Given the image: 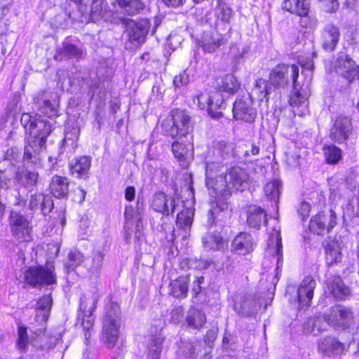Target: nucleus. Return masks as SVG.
Segmentation results:
<instances>
[{
	"label": "nucleus",
	"instance_id": "f257e3e1",
	"mask_svg": "<svg viewBox=\"0 0 359 359\" xmlns=\"http://www.w3.org/2000/svg\"><path fill=\"white\" fill-rule=\"evenodd\" d=\"M299 64L303 69L302 81L299 79L298 65H278L270 74V81L275 87H285L291 77L293 91L290 97V103L293 108V113L303 116L309 112V97L311 95L310 86L314 63L311 58L302 57L299 59Z\"/></svg>",
	"mask_w": 359,
	"mask_h": 359
},
{
	"label": "nucleus",
	"instance_id": "f03ea898",
	"mask_svg": "<svg viewBox=\"0 0 359 359\" xmlns=\"http://www.w3.org/2000/svg\"><path fill=\"white\" fill-rule=\"evenodd\" d=\"M20 122L28 135L23 160L36 165L40 163L39 153L45 148L46 138L52 131L51 123L36 114L24 113Z\"/></svg>",
	"mask_w": 359,
	"mask_h": 359
},
{
	"label": "nucleus",
	"instance_id": "7ed1b4c3",
	"mask_svg": "<svg viewBox=\"0 0 359 359\" xmlns=\"http://www.w3.org/2000/svg\"><path fill=\"white\" fill-rule=\"evenodd\" d=\"M217 172V170L205 171L206 187L210 196L215 198L210 203L211 208L208 214L209 225L224 222L231 217L227 199L231 195V190L225 176L217 175L214 177Z\"/></svg>",
	"mask_w": 359,
	"mask_h": 359
},
{
	"label": "nucleus",
	"instance_id": "20e7f679",
	"mask_svg": "<svg viewBox=\"0 0 359 359\" xmlns=\"http://www.w3.org/2000/svg\"><path fill=\"white\" fill-rule=\"evenodd\" d=\"M109 304L106 306V314L103 320L102 334L106 346L113 348L119 337L121 325L120 307L118 304L109 298Z\"/></svg>",
	"mask_w": 359,
	"mask_h": 359
},
{
	"label": "nucleus",
	"instance_id": "39448f33",
	"mask_svg": "<svg viewBox=\"0 0 359 359\" xmlns=\"http://www.w3.org/2000/svg\"><path fill=\"white\" fill-rule=\"evenodd\" d=\"M162 128L167 135L172 138L191 137L190 116L184 111L179 109L171 111L170 117L163 121Z\"/></svg>",
	"mask_w": 359,
	"mask_h": 359
},
{
	"label": "nucleus",
	"instance_id": "423d86ee",
	"mask_svg": "<svg viewBox=\"0 0 359 359\" xmlns=\"http://www.w3.org/2000/svg\"><path fill=\"white\" fill-rule=\"evenodd\" d=\"M25 282L32 287L52 285L56 284L57 276L52 264L46 266H30L25 272Z\"/></svg>",
	"mask_w": 359,
	"mask_h": 359
},
{
	"label": "nucleus",
	"instance_id": "0eeeda50",
	"mask_svg": "<svg viewBox=\"0 0 359 359\" xmlns=\"http://www.w3.org/2000/svg\"><path fill=\"white\" fill-rule=\"evenodd\" d=\"M8 224L11 235L19 242L32 240V220L19 211L11 210L8 216Z\"/></svg>",
	"mask_w": 359,
	"mask_h": 359
},
{
	"label": "nucleus",
	"instance_id": "6e6552de",
	"mask_svg": "<svg viewBox=\"0 0 359 359\" xmlns=\"http://www.w3.org/2000/svg\"><path fill=\"white\" fill-rule=\"evenodd\" d=\"M198 106L203 109H207L209 115L214 118H219L222 116L221 109L224 105V98L221 92L212 91L198 95L194 100Z\"/></svg>",
	"mask_w": 359,
	"mask_h": 359
},
{
	"label": "nucleus",
	"instance_id": "1a4fd4ad",
	"mask_svg": "<svg viewBox=\"0 0 359 359\" xmlns=\"http://www.w3.org/2000/svg\"><path fill=\"white\" fill-rule=\"evenodd\" d=\"M324 320L335 328H348L353 324V313L350 308L337 304L324 314Z\"/></svg>",
	"mask_w": 359,
	"mask_h": 359
},
{
	"label": "nucleus",
	"instance_id": "9d476101",
	"mask_svg": "<svg viewBox=\"0 0 359 359\" xmlns=\"http://www.w3.org/2000/svg\"><path fill=\"white\" fill-rule=\"evenodd\" d=\"M100 296L101 294L97 292L91 295H83L80 299V309L83 313L82 326L83 330H86L84 333L86 340H88L90 337L89 331L93 327L94 323L92 315L97 307V304Z\"/></svg>",
	"mask_w": 359,
	"mask_h": 359
},
{
	"label": "nucleus",
	"instance_id": "9b49d317",
	"mask_svg": "<svg viewBox=\"0 0 359 359\" xmlns=\"http://www.w3.org/2000/svg\"><path fill=\"white\" fill-rule=\"evenodd\" d=\"M337 224V215L333 210L320 212L313 216L309 223V229L318 235L330 231Z\"/></svg>",
	"mask_w": 359,
	"mask_h": 359
},
{
	"label": "nucleus",
	"instance_id": "f8f14e48",
	"mask_svg": "<svg viewBox=\"0 0 359 359\" xmlns=\"http://www.w3.org/2000/svg\"><path fill=\"white\" fill-rule=\"evenodd\" d=\"M231 147L224 143L219 142L210 149L206 154L205 171L217 170L220 165L223 164L224 160L230 155Z\"/></svg>",
	"mask_w": 359,
	"mask_h": 359
},
{
	"label": "nucleus",
	"instance_id": "ddd939ff",
	"mask_svg": "<svg viewBox=\"0 0 359 359\" xmlns=\"http://www.w3.org/2000/svg\"><path fill=\"white\" fill-rule=\"evenodd\" d=\"M334 68L336 72L341 74L349 83L359 77V67L355 62L345 53H339L334 62Z\"/></svg>",
	"mask_w": 359,
	"mask_h": 359
},
{
	"label": "nucleus",
	"instance_id": "4468645a",
	"mask_svg": "<svg viewBox=\"0 0 359 359\" xmlns=\"http://www.w3.org/2000/svg\"><path fill=\"white\" fill-rule=\"evenodd\" d=\"M182 201L172 197H168L163 192L156 193L151 200V208L164 215H169L175 212L180 206Z\"/></svg>",
	"mask_w": 359,
	"mask_h": 359
},
{
	"label": "nucleus",
	"instance_id": "2eb2a0df",
	"mask_svg": "<svg viewBox=\"0 0 359 359\" xmlns=\"http://www.w3.org/2000/svg\"><path fill=\"white\" fill-rule=\"evenodd\" d=\"M351 119L349 116H339L330 129V138L336 143L344 142L352 132Z\"/></svg>",
	"mask_w": 359,
	"mask_h": 359
},
{
	"label": "nucleus",
	"instance_id": "dca6fc26",
	"mask_svg": "<svg viewBox=\"0 0 359 359\" xmlns=\"http://www.w3.org/2000/svg\"><path fill=\"white\" fill-rule=\"evenodd\" d=\"M149 22L141 20L138 22L130 20L126 23V34L128 41L135 44L142 43L149 29Z\"/></svg>",
	"mask_w": 359,
	"mask_h": 359
},
{
	"label": "nucleus",
	"instance_id": "f3484780",
	"mask_svg": "<svg viewBox=\"0 0 359 359\" xmlns=\"http://www.w3.org/2000/svg\"><path fill=\"white\" fill-rule=\"evenodd\" d=\"M341 36L339 27L333 23H327L320 32V42L322 48L332 52L337 46Z\"/></svg>",
	"mask_w": 359,
	"mask_h": 359
},
{
	"label": "nucleus",
	"instance_id": "a211bd4d",
	"mask_svg": "<svg viewBox=\"0 0 359 359\" xmlns=\"http://www.w3.org/2000/svg\"><path fill=\"white\" fill-rule=\"evenodd\" d=\"M233 114L237 120L252 122L256 118L257 111L252 106V101L249 98H241L233 103Z\"/></svg>",
	"mask_w": 359,
	"mask_h": 359
},
{
	"label": "nucleus",
	"instance_id": "6ab92c4d",
	"mask_svg": "<svg viewBox=\"0 0 359 359\" xmlns=\"http://www.w3.org/2000/svg\"><path fill=\"white\" fill-rule=\"evenodd\" d=\"M39 111L48 117L57 116L59 97L54 93H43L36 101Z\"/></svg>",
	"mask_w": 359,
	"mask_h": 359
},
{
	"label": "nucleus",
	"instance_id": "aec40b11",
	"mask_svg": "<svg viewBox=\"0 0 359 359\" xmlns=\"http://www.w3.org/2000/svg\"><path fill=\"white\" fill-rule=\"evenodd\" d=\"M316 285L315 280L311 276H306L302 280L297 292L299 309L309 307L313 297Z\"/></svg>",
	"mask_w": 359,
	"mask_h": 359
},
{
	"label": "nucleus",
	"instance_id": "412c9836",
	"mask_svg": "<svg viewBox=\"0 0 359 359\" xmlns=\"http://www.w3.org/2000/svg\"><path fill=\"white\" fill-rule=\"evenodd\" d=\"M227 42V37L217 31L205 32L199 41V46L204 52L213 53Z\"/></svg>",
	"mask_w": 359,
	"mask_h": 359
},
{
	"label": "nucleus",
	"instance_id": "4be33fe9",
	"mask_svg": "<svg viewBox=\"0 0 359 359\" xmlns=\"http://www.w3.org/2000/svg\"><path fill=\"white\" fill-rule=\"evenodd\" d=\"M224 176L231 189L233 188L242 191L248 187V175L245 170L239 166L229 168Z\"/></svg>",
	"mask_w": 359,
	"mask_h": 359
},
{
	"label": "nucleus",
	"instance_id": "5701e85b",
	"mask_svg": "<svg viewBox=\"0 0 359 359\" xmlns=\"http://www.w3.org/2000/svg\"><path fill=\"white\" fill-rule=\"evenodd\" d=\"M318 346L320 352L327 355H341L347 351L344 344L334 337L321 338L318 342Z\"/></svg>",
	"mask_w": 359,
	"mask_h": 359
},
{
	"label": "nucleus",
	"instance_id": "b1692460",
	"mask_svg": "<svg viewBox=\"0 0 359 359\" xmlns=\"http://www.w3.org/2000/svg\"><path fill=\"white\" fill-rule=\"evenodd\" d=\"M104 258V251L100 248H95L91 255L84 259L83 267L91 276H97L102 268Z\"/></svg>",
	"mask_w": 359,
	"mask_h": 359
},
{
	"label": "nucleus",
	"instance_id": "393cba45",
	"mask_svg": "<svg viewBox=\"0 0 359 359\" xmlns=\"http://www.w3.org/2000/svg\"><path fill=\"white\" fill-rule=\"evenodd\" d=\"M256 243L254 238L246 232H241L231 243V250L245 255L253 250Z\"/></svg>",
	"mask_w": 359,
	"mask_h": 359
},
{
	"label": "nucleus",
	"instance_id": "a878e982",
	"mask_svg": "<svg viewBox=\"0 0 359 359\" xmlns=\"http://www.w3.org/2000/svg\"><path fill=\"white\" fill-rule=\"evenodd\" d=\"M268 250L269 254L272 255L273 259L276 260V269H278L280 263L283 262L282 241L279 230L273 229L272 233L269 235Z\"/></svg>",
	"mask_w": 359,
	"mask_h": 359
},
{
	"label": "nucleus",
	"instance_id": "bb28decb",
	"mask_svg": "<svg viewBox=\"0 0 359 359\" xmlns=\"http://www.w3.org/2000/svg\"><path fill=\"white\" fill-rule=\"evenodd\" d=\"M28 207L31 210H36L39 208L41 213L46 215L53 209V203L50 196L36 193L31 195Z\"/></svg>",
	"mask_w": 359,
	"mask_h": 359
},
{
	"label": "nucleus",
	"instance_id": "cd10ccee",
	"mask_svg": "<svg viewBox=\"0 0 359 359\" xmlns=\"http://www.w3.org/2000/svg\"><path fill=\"white\" fill-rule=\"evenodd\" d=\"M211 6L215 8V13L217 18L215 22L217 27L220 24H229L233 15V11L229 6L222 0H212Z\"/></svg>",
	"mask_w": 359,
	"mask_h": 359
},
{
	"label": "nucleus",
	"instance_id": "c85d7f7f",
	"mask_svg": "<svg viewBox=\"0 0 359 359\" xmlns=\"http://www.w3.org/2000/svg\"><path fill=\"white\" fill-rule=\"evenodd\" d=\"M52 303L53 299L50 294L44 295L37 300L35 309V319L37 323L42 324L47 321L52 307Z\"/></svg>",
	"mask_w": 359,
	"mask_h": 359
},
{
	"label": "nucleus",
	"instance_id": "c756f323",
	"mask_svg": "<svg viewBox=\"0 0 359 359\" xmlns=\"http://www.w3.org/2000/svg\"><path fill=\"white\" fill-rule=\"evenodd\" d=\"M90 165L91 159L87 156L76 158L69 163L71 174L76 177H83L88 174Z\"/></svg>",
	"mask_w": 359,
	"mask_h": 359
},
{
	"label": "nucleus",
	"instance_id": "7c9ffc66",
	"mask_svg": "<svg viewBox=\"0 0 359 359\" xmlns=\"http://www.w3.org/2000/svg\"><path fill=\"white\" fill-rule=\"evenodd\" d=\"M284 10L299 16L309 13L310 4L307 0H285L282 4Z\"/></svg>",
	"mask_w": 359,
	"mask_h": 359
},
{
	"label": "nucleus",
	"instance_id": "2f4dec72",
	"mask_svg": "<svg viewBox=\"0 0 359 359\" xmlns=\"http://www.w3.org/2000/svg\"><path fill=\"white\" fill-rule=\"evenodd\" d=\"M49 187L55 197L62 198L66 197L69 192V182L66 177L55 175L52 178Z\"/></svg>",
	"mask_w": 359,
	"mask_h": 359
},
{
	"label": "nucleus",
	"instance_id": "473e14b6",
	"mask_svg": "<svg viewBox=\"0 0 359 359\" xmlns=\"http://www.w3.org/2000/svg\"><path fill=\"white\" fill-rule=\"evenodd\" d=\"M247 222L250 227L259 229L262 222L266 223V212L260 207L250 206L248 210Z\"/></svg>",
	"mask_w": 359,
	"mask_h": 359
},
{
	"label": "nucleus",
	"instance_id": "72a5a7b5",
	"mask_svg": "<svg viewBox=\"0 0 359 359\" xmlns=\"http://www.w3.org/2000/svg\"><path fill=\"white\" fill-rule=\"evenodd\" d=\"M327 286L330 293L337 299L345 298L351 292L350 289L344 285L339 277H334L328 280Z\"/></svg>",
	"mask_w": 359,
	"mask_h": 359
},
{
	"label": "nucleus",
	"instance_id": "f704fd0d",
	"mask_svg": "<svg viewBox=\"0 0 359 359\" xmlns=\"http://www.w3.org/2000/svg\"><path fill=\"white\" fill-rule=\"evenodd\" d=\"M324 245L326 263L329 266L341 261V253L338 241L330 238Z\"/></svg>",
	"mask_w": 359,
	"mask_h": 359
},
{
	"label": "nucleus",
	"instance_id": "c9c22d12",
	"mask_svg": "<svg viewBox=\"0 0 359 359\" xmlns=\"http://www.w3.org/2000/svg\"><path fill=\"white\" fill-rule=\"evenodd\" d=\"M190 281L189 276H180L170 283V294L177 298H184L188 292V285Z\"/></svg>",
	"mask_w": 359,
	"mask_h": 359
},
{
	"label": "nucleus",
	"instance_id": "e433bc0d",
	"mask_svg": "<svg viewBox=\"0 0 359 359\" xmlns=\"http://www.w3.org/2000/svg\"><path fill=\"white\" fill-rule=\"evenodd\" d=\"M178 139L180 140L181 142H174L172 144V151L175 157L180 163V165L182 166H185L187 164L185 156L188 151L187 148V143L191 144L192 137H191L190 139H189V137H187V138Z\"/></svg>",
	"mask_w": 359,
	"mask_h": 359
},
{
	"label": "nucleus",
	"instance_id": "4c0bfd02",
	"mask_svg": "<svg viewBox=\"0 0 359 359\" xmlns=\"http://www.w3.org/2000/svg\"><path fill=\"white\" fill-rule=\"evenodd\" d=\"M217 88L219 91L233 94L240 88V83L233 74H228L217 81Z\"/></svg>",
	"mask_w": 359,
	"mask_h": 359
},
{
	"label": "nucleus",
	"instance_id": "58836bf2",
	"mask_svg": "<svg viewBox=\"0 0 359 359\" xmlns=\"http://www.w3.org/2000/svg\"><path fill=\"white\" fill-rule=\"evenodd\" d=\"M59 338V335H55L45 332L41 334H37L32 341V344L37 348L48 349L55 345Z\"/></svg>",
	"mask_w": 359,
	"mask_h": 359
},
{
	"label": "nucleus",
	"instance_id": "ea45409f",
	"mask_svg": "<svg viewBox=\"0 0 359 359\" xmlns=\"http://www.w3.org/2000/svg\"><path fill=\"white\" fill-rule=\"evenodd\" d=\"M186 321L188 327L192 329H201L206 323V316L202 311L191 308L188 311Z\"/></svg>",
	"mask_w": 359,
	"mask_h": 359
},
{
	"label": "nucleus",
	"instance_id": "a19ab883",
	"mask_svg": "<svg viewBox=\"0 0 359 359\" xmlns=\"http://www.w3.org/2000/svg\"><path fill=\"white\" fill-rule=\"evenodd\" d=\"M203 243L208 250H223L227 247V243L218 233H207L203 237Z\"/></svg>",
	"mask_w": 359,
	"mask_h": 359
},
{
	"label": "nucleus",
	"instance_id": "79ce46f5",
	"mask_svg": "<svg viewBox=\"0 0 359 359\" xmlns=\"http://www.w3.org/2000/svg\"><path fill=\"white\" fill-rule=\"evenodd\" d=\"M116 1L121 11L129 15L138 14L144 7L142 0H116Z\"/></svg>",
	"mask_w": 359,
	"mask_h": 359
},
{
	"label": "nucleus",
	"instance_id": "37998d69",
	"mask_svg": "<svg viewBox=\"0 0 359 359\" xmlns=\"http://www.w3.org/2000/svg\"><path fill=\"white\" fill-rule=\"evenodd\" d=\"M164 339L165 338L161 334L152 336L149 346L147 359H160V355L163 351Z\"/></svg>",
	"mask_w": 359,
	"mask_h": 359
},
{
	"label": "nucleus",
	"instance_id": "c03bdc74",
	"mask_svg": "<svg viewBox=\"0 0 359 359\" xmlns=\"http://www.w3.org/2000/svg\"><path fill=\"white\" fill-rule=\"evenodd\" d=\"M82 55V51L75 45L70 43L67 41H65L62 44V47L58 52V54L55 55V59L60 58H79Z\"/></svg>",
	"mask_w": 359,
	"mask_h": 359
},
{
	"label": "nucleus",
	"instance_id": "a18cd8bd",
	"mask_svg": "<svg viewBox=\"0 0 359 359\" xmlns=\"http://www.w3.org/2000/svg\"><path fill=\"white\" fill-rule=\"evenodd\" d=\"M16 178L23 187L31 191L38 182L39 174L38 172L31 171H26L22 173L17 172Z\"/></svg>",
	"mask_w": 359,
	"mask_h": 359
},
{
	"label": "nucleus",
	"instance_id": "49530a36",
	"mask_svg": "<svg viewBox=\"0 0 359 359\" xmlns=\"http://www.w3.org/2000/svg\"><path fill=\"white\" fill-rule=\"evenodd\" d=\"M194 216V210L191 208H183L177 213V225L182 229H189L192 224Z\"/></svg>",
	"mask_w": 359,
	"mask_h": 359
},
{
	"label": "nucleus",
	"instance_id": "de8ad7c7",
	"mask_svg": "<svg viewBox=\"0 0 359 359\" xmlns=\"http://www.w3.org/2000/svg\"><path fill=\"white\" fill-rule=\"evenodd\" d=\"M282 183L278 180H274L268 182L264 187V193L266 197L275 203L276 206L278 203Z\"/></svg>",
	"mask_w": 359,
	"mask_h": 359
},
{
	"label": "nucleus",
	"instance_id": "09e8293b",
	"mask_svg": "<svg viewBox=\"0 0 359 359\" xmlns=\"http://www.w3.org/2000/svg\"><path fill=\"white\" fill-rule=\"evenodd\" d=\"M323 152L325 160L329 164H335L341 158V150L335 145H325Z\"/></svg>",
	"mask_w": 359,
	"mask_h": 359
},
{
	"label": "nucleus",
	"instance_id": "8fccbe9b",
	"mask_svg": "<svg viewBox=\"0 0 359 359\" xmlns=\"http://www.w3.org/2000/svg\"><path fill=\"white\" fill-rule=\"evenodd\" d=\"M269 94L268 85L266 80L258 79L255 81L250 96H255L258 100H262Z\"/></svg>",
	"mask_w": 359,
	"mask_h": 359
},
{
	"label": "nucleus",
	"instance_id": "3c124183",
	"mask_svg": "<svg viewBox=\"0 0 359 359\" xmlns=\"http://www.w3.org/2000/svg\"><path fill=\"white\" fill-rule=\"evenodd\" d=\"M69 261L65 264L67 272L74 271L81 263L83 264V257L79 251H72L68 255Z\"/></svg>",
	"mask_w": 359,
	"mask_h": 359
},
{
	"label": "nucleus",
	"instance_id": "603ef678",
	"mask_svg": "<svg viewBox=\"0 0 359 359\" xmlns=\"http://www.w3.org/2000/svg\"><path fill=\"white\" fill-rule=\"evenodd\" d=\"M17 347L22 351H26L29 340L28 338L27 328L22 325L18 326Z\"/></svg>",
	"mask_w": 359,
	"mask_h": 359
},
{
	"label": "nucleus",
	"instance_id": "864d4df0",
	"mask_svg": "<svg viewBox=\"0 0 359 359\" xmlns=\"http://www.w3.org/2000/svg\"><path fill=\"white\" fill-rule=\"evenodd\" d=\"M104 11L102 0L93 1L91 6L90 17L93 21L104 18Z\"/></svg>",
	"mask_w": 359,
	"mask_h": 359
},
{
	"label": "nucleus",
	"instance_id": "5fc2aeb1",
	"mask_svg": "<svg viewBox=\"0 0 359 359\" xmlns=\"http://www.w3.org/2000/svg\"><path fill=\"white\" fill-rule=\"evenodd\" d=\"M13 182V174L10 170H0V189L7 190Z\"/></svg>",
	"mask_w": 359,
	"mask_h": 359
},
{
	"label": "nucleus",
	"instance_id": "6e6d98bb",
	"mask_svg": "<svg viewBox=\"0 0 359 359\" xmlns=\"http://www.w3.org/2000/svg\"><path fill=\"white\" fill-rule=\"evenodd\" d=\"M300 17L301 19L299 22L302 27L310 30H313L316 28L318 25V20L316 18L309 15V13Z\"/></svg>",
	"mask_w": 359,
	"mask_h": 359
},
{
	"label": "nucleus",
	"instance_id": "4d7b16f0",
	"mask_svg": "<svg viewBox=\"0 0 359 359\" xmlns=\"http://www.w3.org/2000/svg\"><path fill=\"white\" fill-rule=\"evenodd\" d=\"M189 81L190 79L187 70H184L175 76L173 83L176 88H180L188 84Z\"/></svg>",
	"mask_w": 359,
	"mask_h": 359
},
{
	"label": "nucleus",
	"instance_id": "13d9d810",
	"mask_svg": "<svg viewBox=\"0 0 359 359\" xmlns=\"http://www.w3.org/2000/svg\"><path fill=\"white\" fill-rule=\"evenodd\" d=\"M326 12H334L339 6L338 0H320Z\"/></svg>",
	"mask_w": 359,
	"mask_h": 359
},
{
	"label": "nucleus",
	"instance_id": "bf43d9fd",
	"mask_svg": "<svg viewBox=\"0 0 359 359\" xmlns=\"http://www.w3.org/2000/svg\"><path fill=\"white\" fill-rule=\"evenodd\" d=\"M246 149L244 151V156L249 157L257 155L259 152V147L254 142H248L245 144Z\"/></svg>",
	"mask_w": 359,
	"mask_h": 359
},
{
	"label": "nucleus",
	"instance_id": "052dcab7",
	"mask_svg": "<svg viewBox=\"0 0 359 359\" xmlns=\"http://www.w3.org/2000/svg\"><path fill=\"white\" fill-rule=\"evenodd\" d=\"M311 205L307 202H302L298 209V212L302 215L303 219L309 216Z\"/></svg>",
	"mask_w": 359,
	"mask_h": 359
},
{
	"label": "nucleus",
	"instance_id": "680f3d73",
	"mask_svg": "<svg viewBox=\"0 0 359 359\" xmlns=\"http://www.w3.org/2000/svg\"><path fill=\"white\" fill-rule=\"evenodd\" d=\"M204 278L203 276L197 277L196 280L194 282L192 292L194 297H196L201 292V285L203 283Z\"/></svg>",
	"mask_w": 359,
	"mask_h": 359
},
{
	"label": "nucleus",
	"instance_id": "e2e57ef3",
	"mask_svg": "<svg viewBox=\"0 0 359 359\" xmlns=\"http://www.w3.org/2000/svg\"><path fill=\"white\" fill-rule=\"evenodd\" d=\"M16 115L17 113L15 109L13 108H8L6 111V114L1 118L2 121H4V123L8 122L11 119V123L13 121L16 119Z\"/></svg>",
	"mask_w": 359,
	"mask_h": 359
},
{
	"label": "nucleus",
	"instance_id": "0e129e2a",
	"mask_svg": "<svg viewBox=\"0 0 359 359\" xmlns=\"http://www.w3.org/2000/svg\"><path fill=\"white\" fill-rule=\"evenodd\" d=\"M124 217L126 220V225L129 224L135 217L134 210L132 206H126L124 212Z\"/></svg>",
	"mask_w": 359,
	"mask_h": 359
},
{
	"label": "nucleus",
	"instance_id": "69168bd1",
	"mask_svg": "<svg viewBox=\"0 0 359 359\" xmlns=\"http://www.w3.org/2000/svg\"><path fill=\"white\" fill-rule=\"evenodd\" d=\"M135 196V189L133 186L128 187L125 190V198L128 201L134 200Z\"/></svg>",
	"mask_w": 359,
	"mask_h": 359
},
{
	"label": "nucleus",
	"instance_id": "338daca9",
	"mask_svg": "<svg viewBox=\"0 0 359 359\" xmlns=\"http://www.w3.org/2000/svg\"><path fill=\"white\" fill-rule=\"evenodd\" d=\"M186 0H163V3L168 6L177 7L184 4Z\"/></svg>",
	"mask_w": 359,
	"mask_h": 359
},
{
	"label": "nucleus",
	"instance_id": "774afa93",
	"mask_svg": "<svg viewBox=\"0 0 359 359\" xmlns=\"http://www.w3.org/2000/svg\"><path fill=\"white\" fill-rule=\"evenodd\" d=\"M6 2L4 4V1L1 2V10L2 15H6L9 11V6L11 5V0H4Z\"/></svg>",
	"mask_w": 359,
	"mask_h": 359
}]
</instances>
